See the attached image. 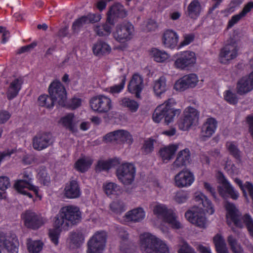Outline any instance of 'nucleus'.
<instances>
[{"instance_id": "nucleus-1", "label": "nucleus", "mask_w": 253, "mask_h": 253, "mask_svg": "<svg viewBox=\"0 0 253 253\" xmlns=\"http://www.w3.org/2000/svg\"><path fill=\"white\" fill-rule=\"evenodd\" d=\"M81 219V212L78 207L69 205L61 208L54 217L53 228L49 230V237L51 242L57 245L61 230H68L70 225L79 223Z\"/></svg>"}, {"instance_id": "nucleus-2", "label": "nucleus", "mask_w": 253, "mask_h": 253, "mask_svg": "<svg viewBox=\"0 0 253 253\" xmlns=\"http://www.w3.org/2000/svg\"><path fill=\"white\" fill-rule=\"evenodd\" d=\"M225 208L227 211L226 216L228 225L233 223L236 227L242 228L244 224L250 235L253 237V219L251 215L246 213L241 217V213L235 205L229 202H226Z\"/></svg>"}, {"instance_id": "nucleus-3", "label": "nucleus", "mask_w": 253, "mask_h": 253, "mask_svg": "<svg viewBox=\"0 0 253 253\" xmlns=\"http://www.w3.org/2000/svg\"><path fill=\"white\" fill-rule=\"evenodd\" d=\"M140 247L143 253H169L166 244L151 234L140 236Z\"/></svg>"}, {"instance_id": "nucleus-4", "label": "nucleus", "mask_w": 253, "mask_h": 253, "mask_svg": "<svg viewBox=\"0 0 253 253\" xmlns=\"http://www.w3.org/2000/svg\"><path fill=\"white\" fill-rule=\"evenodd\" d=\"M175 102L173 99L170 98L164 104L158 106L155 110L153 114V120L155 123H159L161 120L165 118V123L169 125L173 121L174 117L176 114L180 113L179 110H174L173 108Z\"/></svg>"}, {"instance_id": "nucleus-5", "label": "nucleus", "mask_w": 253, "mask_h": 253, "mask_svg": "<svg viewBox=\"0 0 253 253\" xmlns=\"http://www.w3.org/2000/svg\"><path fill=\"white\" fill-rule=\"evenodd\" d=\"M153 212L158 218L169 224L172 228L178 229L182 225L177 219V216L171 209L162 204H158L153 208Z\"/></svg>"}, {"instance_id": "nucleus-6", "label": "nucleus", "mask_w": 253, "mask_h": 253, "mask_svg": "<svg viewBox=\"0 0 253 253\" xmlns=\"http://www.w3.org/2000/svg\"><path fill=\"white\" fill-rule=\"evenodd\" d=\"M22 179L18 180L14 184L15 189L20 193L28 196L32 198L33 195L29 191H33L38 196L39 188L32 184L33 174L32 172L27 169L21 173Z\"/></svg>"}, {"instance_id": "nucleus-7", "label": "nucleus", "mask_w": 253, "mask_h": 253, "mask_svg": "<svg viewBox=\"0 0 253 253\" xmlns=\"http://www.w3.org/2000/svg\"><path fill=\"white\" fill-rule=\"evenodd\" d=\"M173 67L181 71L188 70L193 67L196 62L195 52L185 50L175 53L173 55Z\"/></svg>"}, {"instance_id": "nucleus-8", "label": "nucleus", "mask_w": 253, "mask_h": 253, "mask_svg": "<svg viewBox=\"0 0 253 253\" xmlns=\"http://www.w3.org/2000/svg\"><path fill=\"white\" fill-rule=\"evenodd\" d=\"M134 31L133 25L130 22L124 21L116 25L113 37L118 42L124 43L132 38Z\"/></svg>"}, {"instance_id": "nucleus-9", "label": "nucleus", "mask_w": 253, "mask_h": 253, "mask_svg": "<svg viewBox=\"0 0 253 253\" xmlns=\"http://www.w3.org/2000/svg\"><path fill=\"white\" fill-rule=\"evenodd\" d=\"M136 169L133 164L125 163L119 166L116 170V175L119 180L123 184L128 185L134 180Z\"/></svg>"}, {"instance_id": "nucleus-10", "label": "nucleus", "mask_w": 253, "mask_h": 253, "mask_svg": "<svg viewBox=\"0 0 253 253\" xmlns=\"http://www.w3.org/2000/svg\"><path fill=\"white\" fill-rule=\"evenodd\" d=\"M107 234L104 231H98L87 243V253H102L106 245Z\"/></svg>"}, {"instance_id": "nucleus-11", "label": "nucleus", "mask_w": 253, "mask_h": 253, "mask_svg": "<svg viewBox=\"0 0 253 253\" xmlns=\"http://www.w3.org/2000/svg\"><path fill=\"white\" fill-rule=\"evenodd\" d=\"M89 103L91 108L98 113H107L112 107V101L110 98L103 95L92 97Z\"/></svg>"}, {"instance_id": "nucleus-12", "label": "nucleus", "mask_w": 253, "mask_h": 253, "mask_svg": "<svg viewBox=\"0 0 253 253\" xmlns=\"http://www.w3.org/2000/svg\"><path fill=\"white\" fill-rule=\"evenodd\" d=\"M48 92L49 95L57 100V102L61 105H64L67 98L66 91L64 86L57 80L53 81L49 86Z\"/></svg>"}, {"instance_id": "nucleus-13", "label": "nucleus", "mask_w": 253, "mask_h": 253, "mask_svg": "<svg viewBox=\"0 0 253 253\" xmlns=\"http://www.w3.org/2000/svg\"><path fill=\"white\" fill-rule=\"evenodd\" d=\"M24 225L28 228L36 230L44 223V219L40 215L30 211H27L21 215Z\"/></svg>"}, {"instance_id": "nucleus-14", "label": "nucleus", "mask_w": 253, "mask_h": 253, "mask_svg": "<svg viewBox=\"0 0 253 253\" xmlns=\"http://www.w3.org/2000/svg\"><path fill=\"white\" fill-rule=\"evenodd\" d=\"M34 149L41 151L49 146L53 142L52 135L50 132H40L33 138Z\"/></svg>"}, {"instance_id": "nucleus-15", "label": "nucleus", "mask_w": 253, "mask_h": 253, "mask_svg": "<svg viewBox=\"0 0 253 253\" xmlns=\"http://www.w3.org/2000/svg\"><path fill=\"white\" fill-rule=\"evenodd\" d=\"M238 48L236 43L226 44L220 51L219 60L222 64H227L238 56Z\"/></svg>"}, {"instance_id": "nucleus-16", "label": "nucleus", "mask_w": 253, "mask_h": 253, "mask_svg": "<svg viewBox=\"0 0 253 253\" xmlns=\"http://www.w3.org/2000/svg\"><path fill=\"white\" fill-rule=\"evenodd\" d=\"M127 15V12L123 5L117 3L113 5L107 13V22L114 25L115 22L120 18H124Z\"/></svg>"}, {"instance_id": "nucleus-17", "label": "nucleus", "mask_w": 253, "mask_h": 253, "mask_svg": "<svg viewBox=\"0 0 253 253\" xmlns=\"http://www.w3.org/2000/svg\"><path fill=\"white\" fill-rule=\"evenodd\" d=\"M101 19L100 14L89 13L76 19L73 23L72 30L74 33H77L84 25L98 22Z\"/></svg>"}, {"instance_id": "nucleus-18", "label": "nucleus", "mask_w": 253, "mask_h": 253, "mask_svg": "<svg viewBox=\"0 0 253 253\" xmlns=\"http://www.w3.org/2000/svg\"><path fill=\"white\" fill-rule=\"evenodd\" d=\"M194 181V174L188 169L181 170L174 176L175 185L178 188L190 186Z\"/></svg>"}, {"instance_id": "nucleus-19", "label": "nucleus", "mask_w": 253, "mask_h": 253, "mask_svg": "<svg viewBox=\"0 0 253 253\" xmlns=\"http://www.w3.org/2000/svg\"><path fill=\"white\" fill-rule=\"evenodd\" d=\"M185 216L188 221L197 226L201 228L206 227V219L201 209L196 211L195 210H189L185 212Z\"/></svg>"}, {"instance_id": "nucleus-20", "label": "nucleus", "mask_w": 253, "mask_h": 253, "mask_svg": "<svg viewBox=\"0 0 253 253\" xmlns=\"http://www.w3.org/2000/svg\"><path fill=\"white\" fill-rule=\"evenodd\" d=\"M179 41L178 34L173 30H166L162 36V42L164 46L170 49L176 48Z\"/></svg>"}, {"instance_id": "nucleus-21", "label": "nucleus", "mask_w": 253, "mask_h": 253, "mask_svg": "<svg viewBox=\"0 0 253 253\" xmlns=\"http://www.w3.org/2000/svg\"><path fill=\"white\" fill-rule=\"evenodd\" d=\"M217 122L213 118H208L201 127L200 136L203 140H206L210 138L217 127Z\"/></svg>"}, {"instance_id": "nucleus-22", "label": "nucleus", "mask_w": 253, "mask_h": 253, "mask_svg": "<svg viewBox=\"0 0 253 253\" xmlns=\"http://www.w3.org/2000/svg\"><path fill=\"white\" fill-rule=\"evenodd\" d=\"M190 153L188 148L179 151L177 155L176 159L171 165V170H176L185 166L190 162Z\"/></svg>"}, {"instance_id": "nucleus-23", "label": "nucleus", "mask_w": 253, "mask_h": 253, "mask_svg": "<svg viewBox=\"0 0 253 253\" xmlns=\"http://www.w3.org/2000/svg\"><path fill=\"white\" fill-rule=\"evenodd\" d=\"M253 89V71L248 76L242 77L237 84V90L240 95L245 94Z\"/></svg>"}, {"instance_id": "nucleus-24", "label": "nucleus", "mask_w": 253, "mask_h": 253, "mask_svg": "<svg viewBox=\"0 0 253 253\" xmlns=\"http://www.w3.org/2000/svg\"><path fill=\"white\" fill-rule=\"evenodd\" d=\"M142 87V78L137 74H134L127 86L128 91L131 93L135 94L136 97L139 98Z\"/></svg>"}, {"instance_id": "nucleus-25", "label": "nucleus", "mask_w": 253, "mask_h": 253, "mask_svg": "<svg viewBox=\"0 0 253 253\" xmlns=\"http://www.w3.org/2000/svg\"><path fill=\"white\" fill-rule=\"evenodd\" d=\"M64 192L65 196L70 199L78 198L81 194L79 183L75 180H71L69 183H66Z\"/></svg>"}, {"instance_id": "nucleus-26", "label": "nucleus", "mask_w": 253, "mask_h": 253, "mask_svg": "<svg viewBox=\"0 0 253 253\" xmlns=\"http://www.w3.org/2000/svg\"><path fill=\"white\" fill-rule=\"evenodd\" d=\"M194 200L198 203L199 206L203 207V210H205L209 213L212 214L214 213V210L211 201L209 200L202 193L197 192L194 194Z\"/></svg>"}, {"instance_id": "nucleus-27", "label": "nucleus", "mask_w": 253, "mask_h": 253, "mask_svg": "<svg viewBox=\"0 0 253 253\" xmlns=\"http://www.w3.org/2000/svg\"><path fill=\"white\" fill-rule=\"evenodd\" d=\"M92 49L94 55L97 56L108 55L112 51L111 46L102 40H98L95 42Z\"/></svg>"}, {"instance_id": "nucleus-28", "label": "nucleus", "mask_w": 253, "mask_h": 253, "mask_svg": "<svg viewBox=\"0 0 253 253\" xmlns=\"http://www.w3.org/2000/svg\"><path fill=\"white\" fill-rule=\"evenodd\" d=\"M59 123L66 129L69 130L73 133H77V122L75 120V116L72 113H69L62 117Z\"/></svg>"}, {"instance_id": "nucleus-29", "label": "nucleus", "mask_w": 253, "mask_h": 253, "mask_svg": "<svg viewBox=\"0 0 253 253\" xmlns=\"http://www.w3.org/2000/svg\"><path fill=\"white\" fill-rule=\"evenodd\" d=\"M178 148V145L176 144H169L161 148L159 153L163 163H167L173 157Z\"/></svg>"}, {"instance_id": "nucleus-30", "label": "nucleus", "mask_w": 253, "mask_h": 253, "mask_svg": "<svg viewBox=\"0 0 253 253\" xmlns=\"http://www.w3.org/2000/svg\"><path fill=\"white\" fill-rule=\"evenodd\" d=\"M23 84L22 79L17 78L10 83L6 92V96L8 100H11L16 97L21 89Z\"/></svg>"}, {"instance_id": "nucleus-31", "label": "nucleus", "mask_w": 253, "mask_h": 253, "mask_svg": "<svg viewBox=\"0 0 253 253\" xmlns=\"http://www.w3.org/2000/svg\"><path fill=\"white\" fill-rule=\"evenodd\" d=\"M2 250H5L7 253H18V247L6 239L5 234L0 232V253Z\"/></svg>"}, {"instance_id": "nucleus-32", "label": "nucleus", "mask_w": 253, "mask_h": 253, "mask_svg": "<svg viewBox=\"0 0 253 253\" xmlns=\"http://www.w3.org/2000/svg\"><path fill=\"white\" fill-rule=\"evenodd\" d=\"M202 6L198 0H193L187 6L186 14L190 18L196 19L200 16Z\"/></svg>"}, {"instance_id": "nucleus-33", "label": "nucleus", "mask_w": 253, "mask_h": 253, "mask_svg": "<svg viewBox=\"0 0 253 253\" xmlns=\"http://www.w3.org/2000/svg\"><path fill=\"white\" fill-rule=\"evenodd\" d=\"M145 212L142 208H138L128 211L125 215L128 221L139 222L144 219Z\"/></svg>"}, {"instance_id": "nucleus-34", "label": "nucleus", "mask_w": 253, "mask_h": 253, "mask_svg": "<svg viewBox=\"0 0 253 253\" xmlns=\"http://www.w3.org/2000/svg\"><path fill=\"white\" fill-rule=\"evenodd\" d=\"M219 180L226 193H227L232 199L237 200L239 197V193L237 191L235 190L234 187L222 174L220 175Z\"/></svg>"}, {"instance_id": "nucleus-35", "label": "nucleus", "mask_w": 253, "mask_h": 253, "mask_svg": "<svg viewBox=\"0 0 253 253\" xmlns=\"http://www.w3.org/2000/svg\"><path fill=\"white\" fill-rule=\"evenodd\" d=\"M93 163L91 158L84 157L79 159L75 164L76 169L81 172L86 171Z\"/></svg>"}, {"instance_id": "nucleus-36", "label": "nucleus", "mask_w": 253, "mask_h": 253, "mask_svg": "<svg viewBox=\"0 0 253 253\" xmlns=\"http://www.w3.org/2000/svg\"><path fill=\"white\" fill-rule=\"evenodd\" d=\"M150 54L154 60L159 63H164L169 58V55L165 51L156 48H152Z\"/></svg>"}, {"instance_id": "nucleus-37", "label": "nucleus", "mask_w": 253, "mask_h": 253, "mask_svg": "<svg viewBox=\"0 0 253 253\" xmlns=\"http://www.w3.org/2000/svg\"><path fill=\"white\" fill-rule=\"evenodd\" d=\"M117 143H126L131 145L133 141L131 134L126 130L120 129L116 130Z\"/></svg>"}, {"instance_id": "nucleus-38", "label": "nucleus", "mask_w": 253, "mask_h": 253, "mask_svg": "<svg viewBox=\"0 0 253 253\" xmlns=\"http://www.w3.org/2000/svg\"><path fill=\"white\" fill-rule=\"evenodd\" d=\"M166 78L164 76L160 77L154 83L153 89L155 94L159 96L167 90Z\"/></svg>"}, {"instance_id": "nucleus-39", "label": "nucleus", "mask_w": 253, "mask_h": 253, "mask_svg": "<svg viewBox=\"0 0 253 253\" xmlns=\"http://www.w3.org/2000/svg\"><path fill=\"white\" fill-rule=\"evenodd\" d=\"M111 26L112 25L106 21L104 24L96 25L94 30L95 33L100 37L108 36L111 32Z\"/></svg>"}, {"instance_id": "nucleus-40", "label": "nucleus", "mask_w": 253, "mask_h": 253, "mask_svg": "<svg viewBox=\"0 0 253 253\" xmlns=\"http://www.w3.org/2000/svg\"><path fill=\"white\" fill-rule=\"evenodd\" d=\"M120 104L124 107L127 108L131 112H135L138 109V103L129 98L124 97L120 101Z\"/></svg>"}, {"instance_id": "nucleus-41", "label": "nucleus", "mask_w": 253, "mask_h": 253, "mask_svg": "<svg viewBox=\"0 0 253 253\" xmlns=\"http://www.w3.org/2000/svg\"><path fill=\"white\" fill-rule=\"evenodd\" d=\"M184 117L194 124L198 121L199 113L195 108L188 107L185 110Z\"/></svg>"}, {"instance_id": "nucleus-42", "label": "nucleus", "mask_w": 253, "mask_h": 253, "mask_svg": "<svg viewBox=\"0 0 253 253\" xmlns=\"http://www.w3.org/2000/svg\"><path fill=\"white\" fill-rule=\"evenodd\" d=\"M42 247L43 244L40 241H32L31 239L27 241V248L30 253H39Z\"/></svg>"}, {"instance_id": "nucleus-43", "label": "nucleus", "mask_w": 253, "mask_h": 253, "mask_svg": "<svg viewBox=\"0 0 253 253\" xmlns=\"http://www.w3.org/2000/svg\"><path fill=\"white\" fill-rule=\"evenodd\" d=\"M104 190L107 195H118L121 192L120 187L115 183H106L104 186Z\"/></svg>"}, {"instance_id": "nucleus-44", "label": "nucleus", "mask_w": 253, "mask_h": 253, "mask_svg": "<svg viewBox=\"0 0 253 253\" xmlns=\"http://www.w3.org/2000/svg\"><path fill=\"white\" fill-rule=\"evenodd\" d=\"M70 239L71 243L77 247L80 246L84 243V235L80 231L71 233Z\"/></svg>"}, {"instance_id": "nucleus-45", "label": "nucleus", "mask_w": 253, "mask_h": 253, "mask_svg": "<svg viewBox=\"0 0 253 253\" xmlns=\"http://www.w3.org/2000/svg\"><path fill=\"white\" fill-rule=\"evenodd\" d=\"M10 186L9 178L6 176H0V199L5 198V193L4 191Z\"/></svg>"}, {"instance_id": "nucleus-46", "label": "nucleus", "mask_w": 253, "mask_h": 253, "mask_svg": "<svg viewBox=\"0 0 253 253\" xmlns=\"http://www.w3.org/2000/svg\"><path fill=\"white\" fill-rule=\"evenodd\" d=\"M226 146L231 155L236 159L240 160L241 152L238 149L237 145L233 142H227Z\"/></svg>"}, {"instance_id": "nucleus-47", "label": "nucleus", "mask_w": 253, "mask_h": 253, "mask_svg": "<svg viewBox=\"0 0 253 253\" xmlns=\"http://www.w3.org/2000/svg\"><path fill=\"white\" fill-rule=\"evenodd\" d=\"M213 241L216 251L227 248L225 240L220 234H216L214 237Z\"/></svg>"}, {"instance_id": "nucleus-48", "label": "nucleus", "mask_w": 253, "mask_h": 253, "mask_svg": "<svg viewBox=\"0 0 253 253\" xmlns=\"http://www.w3.org/2000/svg\"><path fill=\"white\" fill-rule=\"evenodd\" d=\"M188 198L189 193L187 191L180 190L175 193L173 199L178 204H182L186 202Z\"/></svg>"}, {"instance_id": "nucleus-49", "label": "nucleus", "mask_w": 253, "mask_h": 253, "mask_svg": "<svg viewBox=\"0 0 253 253\" xmlns=\"http://www.w3.org/2000/svg\"><path fill=\"white\" fill-rule=\"evenodd\" d=\"M126 82V77L123 76L121 82L119 84H116L107 88V90L112 94L121 92L124 88Z\"/></svg>"}, {"instance_id": "nucleus-50", "label": "nucleus", "mask_w": 253, "mask_h": 253, "mask_svg": "<svg viewBox=\"0 0 253 253\" xmlns=\"http://www.w3.org/2000/svg\"><path fill=\"white\" fill-rule=\"evenodd\" d=\"M178 246V253H196L194 249L183 239L180 240Z\"/></svg>"}, {"instance_id": "nucleus-51", "label": "nucleus", "mask_w": 253, "mask_h": 253, "mask_svg": "<svg viewBox=\"0 0 253 253\" xmlns=\"http://www.w3.org/2000/svg\"><path fill=\"white\" fill-rule=\"evenodd\" d=\"M111 210L115 213H119L126 211L125 206L121 201H114L110 205Z\"/></svg>"}, {"instance_id": "nucleus-52", "label": "nucleus", "mask_w": 253, "mask_h": 253, "mask_svg": "<svg viewBox=\"0 0 253 253\" xmlns=\"http://www.w3.org/2000/svg\"><path fill=\"white\" fill-rule=\"evenodd\" d=\"M189 88L194 87L197 84L199 80L195 74H189L183 76Z\"/></svg>"}, {"instance_id": "nucleus-53", "label": "nucleus", "mask_w": 253, "mask_h": 253, "mask_svg": "<svg viewBox=\"0 0 253 253\" xmlns=\"http://www.w3.org/2000/svg\"><path fill=\"white\" fill-rule=\"evenodd\" d=\"M224 98L228 103L232 105L237 104L238 101L236 93L230 90H226L224 92Z\"/></svg>"}, {"instance_id": "nucleus-54", "label": "nucleus", "mask_w": 253, "mask_h": 253, "mask_svg": "<svg viewBox=\"0 0 253 253\" xmlns=\"http://www.w3.org/2000/svg\"><path fill=\"white\" fill-rule=\"evenodd\" d=\"M187 83L186 80L184 79V77H182L176 81L174 85V88L179 91H184L189 88Z\"/></svg>"}, {"instance_id": "nucleus-55", "label": "nucleus", "mask_w": 253, "mask_h": 253, "mask_svg": "<svg viewBox=\"0 0 253 253\" xmlns=\"http://www.w3.org/2000/svg\"><path fill=\"white\" fill-rule=\"evenodd\" d=\"M194 38L195 36L193 34L184 35L183 36V40L181 42H180V43L178 45V47L176 48L177 49H179L184 46L189 44L191 42H192L193 41Z\"/></svg>"}, {"instance_id": "nucleus-56", "label": "nucleus", "mask_w": 253, "mask_h": 253, "mask_svg": "<svg viewBox=\"0 0 253 253\" xmlns=\"http://www.w3.org/2000/svg\"><path fill=\"white\" fill-rule=\"evenodd\" d=\"M193 124H191L189 120L183 117L181 118L177 122V125L179 128L182 130H187Z\"/></svg>"}, {"instance_id": "nucleus-57", "label": "nucleus", "mask_w": 253, "mask_h": 253, "mask_svg": "<svg viewBox=\"0 0 253 253\" xmlns=\"http://www.w3.org/2000/svg\"><path fill=\"white\" fill-rule=\"evenodd\" d=\"M111 167V163L107 161L100 160L98 162L96 167V170L101 171L110 169Z\"/></svg>"}, {"instance_id": "nucleus-58", "label": "nucleus", "mask_w": 253, "mask_h": 253, "mask_svg": "<svg viewBox=\"0 0 253 253\" xmlns=\"http://www.w3.org/2000/svg\"><path fill=\"white\" fill-rule=\"evenodd\" d=\"M143 149L146 154L151 153L154 149V141L149 139L145 141Z\"/></svg>"}, {"instance_id": "nucleus-59", "label": "nucleus", "mask_w": 253, "mask_h": 253, "mask_svg": "<svg viewBox=\"0 0 253 253\" xmlns=\"http://www.w3.org/2000/svg\"><path fill=\"white\" fill-rule=\"evenodd\" d=\"M227 242L232 251L241 247L240 244H238L237 239L232 235L228 237Z\"/></svg>"}, {"instance_id": "nucleus-60", "label": "nucleus", "mask_w": 253, "mask_h": 253, "mask_svg": "<svg viewBox=\"0 0 253 253\" xmlns=\"http://www.w3.org/2000/svg\"><path fill=\"white\" fill-rule=\"evenodd\" d=\"M117 132L116 130L109 132L106 134L104 137L103 140L106 142H115L117 143Z\"/></svg>"}, {"instance_id": "nucleus-61", "label": "nucleus", "mask_w": 253, "mask_h": 253, "mask_svg": "<svg viewBox=\"0 0 253 253\" xmlns=\"http://www.w3.org/2000/svg\"><path fill=\"white\" fill-rule=\"evenodd\" d=\"M243 17H244V16L242 15L240 12L238 14L233 15L231 17V19L228 21L227 28H231V27H232Z\"/></svg>"}, {"instance_id": "nucleus-62", "label": "nucleus", "mask_w": 253, "mask_h": 253, "mask_svg": "<svg viewBox=\"0 0 253 253\" xmlns=\"http://www.w3.org/2000/svg\"><path fill=\"white\" fill-rule=\"evenodd\" d=\"M82 100L80 98H73L69 102V108L72 110L75 109L81 106Z\"/></svg>"}, {"instance_id": "nucleus-63", "label": "nucleus", "mask_w": 253, "mask_h": 253, "mask_svg": "<svg viewBox=\"0 0 253 253\" xmlns=\"http://www.w3.org/2000/svg\"><path fill=\"white\" fill-rule=\"evenodd\" d=\"M11 114L6 110L0 111V124L6 123L10 118Z\"/></svg>"}, {"instance_id": "nucleus-64", "label": "nucleus", "mask_w": 253, "mask_h": 253, "mask_svg": "<svg viewBox=\"0 0 253 253\" xmlns=\"http://www.w3.org/2000/svg\"><path fill=\"white\" fill-rule=\"evenodd\" d=\"M252 9H253V1H250L244 6L240 13L245 17Z\"/></svg>"}]
</instances>
